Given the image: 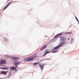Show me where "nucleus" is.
Here are the masks:
<instances>
[{
    "label": "nucleus",
    "mask_w": 79,
    "mask_h": 79,
    "mask_svg": "<svg viewBox=\"0 0 79 79\" xmlns=\"http://www.w3.org/2000/svg\"><path fill=\"white\" fill-rule=\"evenodd\" d=\"M11 60H13V61H14V60H19V57H12L11 56L10 57Z\"/></svg>",
    "instance_id": "7ed1b4c3"
},
{
    "label": "nucleus",
    "mask_w": 79,
    "mask_h": 79,
    "mask_svg": "<svg viewBox=\"0 0 79 79\" xmlns=\"http://www.w3.org/2000/svg\"><path fill=\"white\" fill-rule=\"evenodd\" d=\"M45 53H44V56H45V55H47V53H50V52L48 51V50H45Z\"/></svg>",
    "instance_id": "0eeeda50"
},
{
    "label": "nucleus",
    "mask_w": 79,
    "mask_h": 79,
    "mask_svg": "<svg viewBox=\"0 0 79 79\" xmlns=\"http://www.w3.org/2000/svg\"><path fill=\"white\" fill-rule=\"evenodd\" d=\"M18 65H16V66H15V67H18Z\"/></svg>",
    "instance_id": "bb28decb"
},
{
    "label": "nucleus",
    "mask_w": 79,
    "mask_h": 79,
    "mask_svg": "<svg viewBox=\"0 0 79 79\" xmlns=\"http://www.w3.org/2000/svg\"><path fill=\"white\" fill-rule=\"evenodd\" d=\"M9 6V5H7V6H6L5 7L6 8H7V7H8V6Z\"/></svg>",
    "instance_id": "b1692460"
},
{
    "label": "nucleus",
    "mask_w": 79,
    "mask_h": 79,
    "mask_svg": "<svg viewBox=\"0 0 79 79\" xmlns=\"http://www.w3.org/2000/svg\"><path fill=\"white\" fill-rule=\"evenodd\" d=\"M0 79H1V78H0Z\"/></svg>",
    "instance_id": "7c9ffc66"
},
{
    "label": "nucleus",
    "mask_w": 79,
    "mask_h": 79,
    "mask_svg": "<svg viewBox=\"0 0 79 79\" xmlns=\"http://www.w3.org/2000/svg\"><path fill=\"white\" fill-rule=\"evenodd\" d=\"M2 64H5V63H6V60H2Z\"/></svg>",
    "instance_id": "f8f14e48"
},
{
    "label": "nucleus",
    "mask_w": 79,
    "mask_h": 79,
    "mask_svg": "<svg viewBox=\"0 0 79 79\" xmlns=\"http://www.w3.org/2000/svg\"><path fill=\"white\" fill-rule=\"evenodd\" d=\"M31 57H32L31 58H30L27 60V61H32L33 60H34V59H36V55H33L31 56Z\"/></svg>",
    "instance_id": "f03ea898"
},
{
    "label": "nucleus",
    "mask_w": 79,
    "mask_h": 79,
    "mask_svg": "<svg viewBox=\"0 0 79 79\" xmlns=\"http://www.w3.org/2000/svg\"><path fill=\"white\" fill-rule=\"evenodd\" d=\"M0 69H7V68H4V67H2V68H0Z\"/></svg>",
    "instance_id": "ddd939ff"
},
{
    "label": "nucleus",
    "mask_w": 79,
    "mask_h": 79,
    "mask_svg": "<svg viewBox=\"0 0 79 79\" xmlns=\"http://www.w3.org/2000/svg\"><path fill=\"white\" fill-rule=\"evenodd\" d=\"M8 2H9V1H8Z\"/></svg>",
    "instance_id": "c756f323"
},
{
    "label": "nucleus",
    "mask_w": 79,
    "mask_h": 79,
    "mask_svg": "<svg viewBox=\"0 0 79 79\" xmlns=\"http://www.w3.org/2000/svg\"><path fill=\"white\" fill-rule=\"evenodd\" d=\"M15 69H16V68L14 66H13L10 68L11 71H13L14 70H15Z\"/></svg>",
    "instance_id": "6e6552de"
},
{
    "label": "nucleus",
    "mask_w": 79,
    "mask_h": 79,
    "mask_svg": "<svg viewBox=\"0 0 79 79\" xmlns=\"http://www.w3.org/2000/svg\"><path fill=\"white\" fill-rule=\"evenodd\" d=\"M39 66L41 69V71H43V69H44V65H43V64H40L39 65Z\"/></svg>",
    "instance_id": "423d86ee"
},
{
    "label": "nucleus",
    "mask_w": 79,
    "mask_h": 79,
    "mask_svg": "<svg viewBox=\"0 0 79 79\" xmlns=\"http://www.w3.org/2000/svg\"><path fill=\"white\" fill-rule=\"evenodd\" d=\"M75 18H76V19H77V18L76 17H75Z\"/></svg>",
    "instance_id": "cd10ccee"
},
{
    "label": "nucleus",
    "mask_w": 79,
    "mask_h": 79,
    "mask_svg": "<svg viewBox=\"0 0 79 79\" xmlns=\"http://www.w3.org/2000/svg\"><path fill=\"white\" fill-rule=\"evenodd\" d=\"M13 3V2H9V3H8L7 5H9V6H10V3Z\"/></svg>",
    "instance_id": "4be33fe9"
},
{
    "label": "nucleus",
    "mask_w": 79,
    "mask_h": 79,
    "mask_svg": "<svg viewBox=\"0 0 79 79\" xmlns=\"http://www.w3.org/2000/svg\"><path fill=\"white\" fill-rule=\"evenodd\" d=\"M37 64H39V62H36V63H33V64H34V65H37Z\"/></svg>",
    "instance_id": "a211bd4d"
},
{
    "label": "nucleus",
    "mask_w": 79,
    "mask_h": 79,
    "mask_svg": "<svg viewBox=\"0 0 79 79\" xmlns=\"http://www.w3.org/2000/svg\"><path fill=\"white\" fill-rule=\"evenodd\" d=\"M72 32H67L66 33V34H72Z\"/></svg>",
    "instance_id": "6ab92c4d"
},
{
    "label": "nucleus",
    "mask_w": 79,
    "mask_h": 79,
    "mask_svg": "<svg viewBox=\"0 0 79 79\" xmlns=\"http://www.w3.org/2000/svg\"><path fill=\"white\" fill-rule=\"evenodd\" d=\"M2 60H0V64H3V61Z\"/></svg>",
    "instance_id": "f3484780"
},
{
    "label": "nucleus",
    "mask_w": 79,
    "mask_h": 79,
    "mask_svg": "<svg viewBox=\"0 0 79 79\" xmlns=\"http://www.w3.org/2000/svg\"><path fill=\"white\" fill-rule=\"evenodd\" d=\"M76 19L77 20V22H78V23H79V20H78V19H77V18Z\"/></svg>",
    "instance_id": "5701e85b"
},
{
    "label": "nucleus",
    "mask_w": 79,
    "mask_h": 79,
    "mask_svg": "<svg viewBox=\"0 0 79 79\" xmlns=\"http://www.w3.org/2000/svg\"><path fill=\"white\" fill-rule=\"evenodd\" d=\"M61 46H62V45L61 44H59L57 46H56L53 48V49L52 50V51H53V50H56V49L59 48H60V47H61Z\"/></svg>",
    "instance_id": "20e7f679"
},
{
    "label": "nucleus",
    "mask_w": 79,
    "mask_h": 79,
    "mask_svg": "<svg viewBox=\"0 0 79 79\" xmlns=\"http://www.w3.org/2000/svg\"><path fill=\"white\" fill-rule=\"evenodd\" d=\"M68 40H69V39L68 38Z\"/></svg>",
    "instance_id": "c85d7f7f"
},
{
    "label": "nucleus",
    "mask_w": 79,
    "mask_h": 79,
    "mask_svg": "<svg viewBox=\"0 0 79 79\" xmlns=\"http://www.w3.org/2000/svg\"><path fill=\"white\" fill-rule=\"evenodd\" d=\"M5 9H6V8L5 7H4L3 9V10H5Z\"/></svg>",
    "instance_id": "393cba45"
},
{
    "label": "nucleus",
    "mask_w": 79,
    "mask_h": 79,
    "mask_svg": "<svg viewBox=\"0 0 79 79\" xmlns=\"http://www.w3.org/2000/svg\"><path fill=\"white\" fill-rule=\"evenodd\" d=\"M74 39H72L71 40V44H73L74 42Z\"/></svg>",
    "instance_id": "aec40b11"
},
{
    "label": "nucleus",
    "mask_w": 79,
    "mask_h": 79,
    "mask_svg": "<svg viewBox=\"0 0 79 79\" xmlns=\"http://www.w3.org/2000/svg\"><path fill=\"white\" fill-rule=\"evenodd\" d=\"M4 40L5 41V42H8V40L6 38H4Z\"/></svg>",
    "instance_id": "9b49d317"
},
{
    "label": "nucleus",
    "mask_w": 79,
    "mask_h": 79,
    "mask_svg": "<svg viewBox=\"0 0 79 79\" xmlns=\"http://www.w3.org/2000/svg\"><path fill=\"white\" fill-rule=\"evenodd\" d=\"M47 45V44L45 45L43 48H41L40 49V50H44V48H45V47H46Z\"/></svg>",
    "instance_id": "9d476101"
},
{
    "label": "nucleus",
    "mask_w": 79,
    "mask_h": 79,
    "mask_svg": "<svg viewBox=\"0 0 79 79\" xmlns=\"http://www.w3.org/2000/svg\"><path fill=\"white\" fill-rule=\"evenodd\" d=\"M5 56L6 58H11V56H9V55H6Z\"/></svg>",
    "instance_id": "dca6fc26"
},
{
    "label": "nucleus",
    "mask_w": 79,
    "mask_h": 79,
    "mask_svg": "<svg viewBox=\"0 0 79 79\" xmlns=\"http://www.w3.org/2000/svg\"><path fill=\"white\" fill-rule=\"evenodd\" d=\"M14 64L15 66H18L20 63V62L18 61H15L14 62Z\"/></svg>",
    "instance_id": "39448f33"
},
{
    "label": "nucleus",
    "mask_w": 79,
    "mask_h": 79,
    "mask_svg": "<svg viewBox=\"0 0 79 79\" xmlns=\"http://www.w3.org/2000/svg\"><path fill=\"white\" fill-rule=\"evenodd\" d=\"M1 74H6V72L5 71L2 72H1Z\"/></svg>",
    "instance_id": "4468645a"
},
{
    "label": "nucleus",
    "mask_w": 79,
    "mask_h": 79,
    "mask_svg": "<svg viewBox=\"0 0 79 79\" xmlns=\"http://www.w3.org/2000/svg\"><path fill=\"white\" fill-rule=\"evenodd\" d=\"M11 76V72H10L9 74L8 75V77H10Z\"/></svg>",
    "instance_id": "2eb2a0df"
},
{
    "label": "nucleus",
    "mask_w": 79,
    "mask_h": 79,
    "mask_svg": "<svg viewBox=\"0 0 79 79\" xmlns=\"http://www.w3.org/2000/svg\"><path fill=\"white\" fill-rule=\"evenodd\" d=\"M60 40L61 41L60 42V44L62 45H64L66 43V38L64 37L60 36Z\"/></svg>",
    "instance_id": "f257e3e1"
},
{
    "label": "nucleus",
    "mask_w": 79,
    "mask_h": 79,
    "mask_svg": "<svg viewBox=\"0 0 79 79\" xmlns=\"http://www.w3.org/2000/svg\"><path fill=\"white\" fill-rule=\"evenodd\" d=\"M2 74V72H0V74Z\"/></svg>",
    "instance_id": "a878e982"
},
{
    "label": "nucleus",
    "mask_w": 79,
    "mask_h": 79,
    "mask_svg": "<svg viewBox=\"0 0 79 79\" xmlns=\"http://www.w3.org/2000/svg\"><path fill=\"white\" fill-rule=\"evenodd\" d=\"M63 34V33H59V34H57V35H56V36H55L54 37L56 38V37H58V36H61V35H62Z\"/></svg>",
    "instance_id": "1a4fd4ad"
},
{
    "label": "nucleus",
    "mask_w": 79,
    "mask_h": 79,
    "mask_svg": "<svg viewBox=\"0 0 79 79\" xmlns=\"http://www.w3.org/2000/svg\"><path fill=\"white\" fill-rule=\"evenodd\" d=\"M58 52V50H56V51H54L52 52V53H56V52Z\"/></svg>",
    "instance_id": "412c9836"
}]
</instances>
